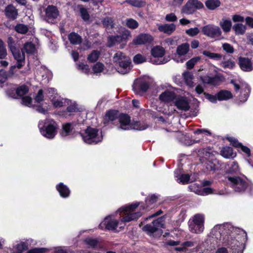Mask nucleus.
<instances>
[{
	"instance_id": "1",
	"label": "nucleus",
	"mask_w": 253,
	"mask_h": 253,
	"mask_svg": "<svg viewBox=\"0 0 253 253\" xmlns=\"http://www.w3.org/2000/svg\"><path fill=\"white\" fill-rule=\"evenodd\" d=\"M139 203H135L126 207H123L117 211L120 215V221L115 219L114 215L107 216L99 224L101 229L105 228L109 230H117V228L122 229L125 225V222L135 220L141 215L140 212H136L135 209L139 206Z\"/></svg>"
},
{
	"instance_id": "2",
	"label": "nucleus",
	"mask_w": 253,
	"mask_h": 253,
	"mask_svg": "<svg viewBox=\"0 0 253 253\" xmlns=\"http://www.w3.org/2000/svg\"><path fill=\"white\" fill-rule=\"evenodd\" d=\"M237 229L230 223L215 225L211 230L212 238L220 241L225 246H228L232 250V253H242L239 249V243L233 239ZM241 249V247H240Z\"/></svg>"
},
{
	"instance_id": "3",
	"label": "nucleus",
	"mask_w": 253,
	"mask_h": 253,
	"mask_svg": "<svg viewBox=\"0 0 253 253\" xmlns=\"http://www.w3.org/2000/svg\"><path fill=\"white\" fill-rule=\"evenodd\" d=\"M38 126L41 134L47 138L52 139L56 134L58 126L52 119L40 121Z\"/></svg>"
},
{
	"instance_id": "4",
	"label": "nucleus",
	"mask_w": 253,
	"mask_h": 253,
	"mask_svg": "<svg viewBox=\"0 0 253 253\" xmlns=\"http://www.w3.org/2000/svg\"><path fill=\"white\" fill-rule=\"evenodd\" d=\"M113 62L119 64L118 71L122 74L128 73L131 70L130 58L121 51H118L115 54Z\"/></svg>"
},
{
	"instance_id": "5",
	"label": "nucleus",
	"mask_w": 253,
	"mask_h": 253,
	"mask_svg": "<svg viewBox=\"0 0 253 253\" xmlns=\"http://www.w3.org/2000/svg\"><path fill=\"white\" fill-rule=\"evenodd\" d=\"M83 139L86 143L96 144L102 140V133L98 129L88 127L82 135Z\"/></svg>"
},
{
	"instance_id": "6",
	"label": "nucleus",
	"mask_w": 253,
	"mask_h": 253,
	"mask_svg": "<svg viewBox=\"0 0 253 253\" xmlns=\"http://www.w3.org/2000/svg\"><path fill=\"white\" fill-rule=\"evenodd\" d=\"M8 43L15 59L17 61L16 65L11 67V70L15 67L20 69L25 64V58L23 54V51H20L19 49L16 48L14 42L11 37L8 38Z\"/></svg>"
},
{
	"instance_id": "7",
	"label": "nucleus",
	"mask_w": 253,
	"mask_h": 253,
	"mask_svg": "<svg viewBox=\"0 0 253 253\" xmlns=\"http://www.w3.org/2000/svg\"><path fill=\"white\" fill-rule=\"evenodd\" d=\"M204 215L201 213H197L192 217V221H189V227L191 232L194 233L199 234L204 231Z\"/></svg>"
},
{
	"instance_id": "8",
	"label": "nucleus",
	"mask_w": 253,
	"mask_h": 253,
	"mask_svg": "<svg viewBox=\"0 0 253 253\" xmlns=\"http://www.w3.org/2000/svg\"><path fill=\"white\" fill-rule=\"evenodd\" d=\"M163 228H164V219L161 217L153 221L152 224L145 225L143 227V230L151 236H154L156 234L160 236L163 233L161 229Z\"/></svg>"
},
{
	"instance_id": "9",
	"label": "nucleus",
	"mask_w": 253,
	"mask_h": 253,
	"mask_svg": "<svg viewBox=\"0 0 253 253\" xmlns=\"http://www.w3.org/2000/svg\"><path fill=\"white\" fill-rule=\"evenodd\" d=\"M130 37H131L130 32L125 30L121 35L109 36L108 38V45L112 47L116 43H119L120 44V47L122 48L126 44Z\"/></svg>"
},
{
	"instance_id": "10",
	"label": "nucleus",
	"mask_w": 253,
	"mask_h": 253,
	"mask_svg": "<svg viewBox=\"0 0 253 253\" xmlns=\"http://www.w3.org/2000/svg\"><path fill=\"white\" fill-rule=\"evenodd\" d=\"M152 55L155 58L157 59H151L150 62L153 64H163L167 63L169 59V57H163L165 54V49L164 47L157 45L153 47L151 50Z\"/></svg>"
},
{
	"instance_id": "11",
	"label": "nucleus",
	"mask_w": 253,
	"mask_h": 253,
	"mask_svg": "<svg viewBox=\"0 0 253 253\" xmlns=\"http://www.w3.org/2000/svg\"><path fill=\"white\" fill-rule=\"evenodd\" d=\"M44 20L48 23H56L60 15L59 11L57 6L53 5H48L44 10Z\"/></svg>"
},
{
	"instance_id": "12",
	"label": "nucleus",
	"mask_w": 253,
	"mask_h": 253,
	"mask_svg": "<svg viewBox=\"0 0 253 253\" xmlns=\"http://www.w3.org/2000/svg\"><path fill=\"white\" fill-rule=\"evenodd\" d=\"M203 154L204 156L201 160L207 169L208 170H215L217 169V162L212 152L204 150Z\"/></svg>"
},
{
	"instance_id": "13",
	"label": "nucleus",
	"mask_w": 253,
	"mask_h": 253,
	"mask_svg": "<svg viewBox=\"0 0 253 253\" xmlns=\"http://www.w3.org/2000/svg\"><path fill=\"white\" fill-rule=\"evenodd\" d=\"M48 97L49 98L53 106L55 108L61 107L66 106L68 99L63 98L59 96L54 88H49L47 89Z\"/></svg>"
},
{
	"instance_id": "14",
	"label": "nucleus",
	"mask_w": 253,
	"mask_h": 253,
	"mask_svg": "<svg viewBox=\"0 0 253 253\" xmlns=\"http://www.w3.org/2000/svg\"><path fill=\"white\" fill-rule=\"evenodd\" d=\"M228 179L230 182L231 186L236 191L242 192L244 191L248 186L246 180L239 176H229Z\"/></svg>"
},
{
	"instance_id": "15",
	"label": "nucleus",
	"mask_w": 253,
	"mask_h": 253,
	"mask_svg": "<svg viewBox=\"0 0 253 253\" xmlns=\"http://www.w3.org/2000/svg\"><path fill=\"white\" fill-rule=\"evenodd\" d=\"M204 7L203 4L198 0H188L182 7L181 12L186 14H191L197 9H200Z\"/></svg>"
},
{
	"instance_id": "16",
	"label": "nucleus",
	"mask_w": 253,
	"mask_h": 253,
	"mask_svg": "<svg viewBox=\"0 0 253 253\" xmlns=\"http://www.w3.org/2000/svg\"><path fill=\"white\" fill-rule=\"evenodd\" d=\"M149 87V83L145 79L139 78L134 81L133 89L136 94L142 96L148 90Z\"/></svg>"
},
{
	"instance_id": "17",
	"label": "nucleus",
	"mask_w": 253,
	"mask_h": 253,
	"mask_svg": "<svg viewBox=\"0 0 253 253\" xmlns=\"http://www.w3.org/2000/svg\"><path fill=\"white\" fill-rule=\"evenodd\" d=\"M204 35L211 38H218L221 36L222 32L220 28L217 26L209 24L202 28Z\"/></svg>"
},
{
	"instance_id": "18",
	"label": "nucleus",
	"mask_w": 253,
	"mask_h": 253,
	"mask_svg": "<svg viewBox=\"0 0 253 253\" xmlns=\"http://www.w3.org/2000/svg\"><path fill=\"white\" fill-rule=\"evenodd\" d=\"M190 48L189 44L188 43H184L178 45L176 48V55L174 60L177 62H183L186 60L185 56L188 53Z\"/></svg>"
},
{
	"instance_id": "19",
	"label": "nucleus",
	"mask_w": 253,
	"mask_h": 253,
	"mask_svg": "<svg viewBox=\"0 0 253 253\" xmlns=\"http://www.w3.org/2000/svg\"><path fill=\"white\" fill-rule=\"evenodd\" d=\"M119 117L118 112L116 110H110L107 111L103 117L102 123L105 126L115 125L117 122Z\"/></svg>"
},
{
	"instance_id": "20",
	"label": "nucleus",
	"mask_w": 253,
	"mask_h": 253,
	"mask_svg": "<svg viewBox=\"0 0 253 253\" xmlns=\"http://www.w3.org/2000/svg\"><path fill=\"white\" fill-rule=\"evenodd\" d=\"M66 106H67L66 110H63L58 113L60 116L64 118H68L78 111L77 104L71 100H67Z\"/></svg>"
},
{
	"instance_id": "21",
	"label": "nucleus",
	"mask_w": 253,
	"mask_h": 253,
	"mask_svg": "<svg viewBox=\"0 0 253 253\" xmlns=\"http://www.w3.org/2000/svg\"><path fill=\"white\" fill-rule=\"evenodd\" d=\"M117 122H119V129L123 130L131 129V122L130 117L126 114H122L119 115Z\"/></svg>"
},
{
	"instance_id": "22",
	"label": "nucleus",
	"mask_w": 253,
	"mask_h": 253,
	"mask_svg": "<svg viewBox=\"0 0 253 253\" xmlns=\"http://www.w3.org/2000/svg\"><path fill=\"white\" fill-rule=\"evenodd\" d=\"M240 68L245 72H251L253 70V60L248 57H240L238 58Z\"/></svg>"
},
{
	"instance_id": "23",
	"label": "nucleus",
	"mask_w": 253,
	"mask_h": 253,
	"mask_svg": "<svg viewBox=\"0 0 253 253\" xmlns=\"http://www.w3.org/2000/svg\"><path fill=\"white\" fill-rule=\"evenodd\" d=\"M174 103L177 108L183 110L187 111L190 108L189 102L187 98L185 97L181 96H176Z\"/></svg>"
},
{
	"instance_id": "24",
	"label": "nucleus",
	"mask_w": 253,
	"mask_h": 253,
	"mask_svg": "<svg viewBox=\"0 0 253 253\" xmlns=\"http://www.w3.org/2000/svg\"><path fill=\"white\" fill-rule=\"evenodd\" d=\"M15 249L16 250V252H11V253H22L27 249V244L24 242H21L20 243L16 245ZM44 250V248H35L30 250L27 253H42Z\"/></svg>"
},
{
	"instance_id": "25",
	"label": "nucleus",
	"mask_w": 253,
	"mask_h": 253,
	"mask_svg": "<svg viewBox=\"0 0 253 253\" xmlns=\"http://www.w3.org/2000/svg\"><path fill=\"white\" fill-rule=\"evenodd\" d=\"M153 40L152 37L149 34H142L138 35L132 41L133 44H143L150 42Z\"/></svg>"
},
{
	"instance_id": "26",
	"label": "nucleus",
	"mask_w": 253,
	"mask_h": 253,
	"mask_svg": "<svg viewBox=\"0 0 253 253\" xmlns=\"http://www.w3.org/2000/svg\"><path fill=\"white\" fill-rule=\"evenodd\" d=\"M176 97L175 93L169 90H166L162 92L159 96V99L161 101L164 102H169L174 101Z\"/></svg>"
},
{
	"instance_id": "27",
	"label": "nucleus",
	"mask_w": 253,
	"mask_h": 253,
	"mask_svg": "<svg viewBox=\"0 0 253 253\" xmlns=\"http://www.w3.org/2000/svg\"><path fill=\"white\" fill-rule=\"evenodd\" d=\"M226 168V173L231 174H238L240 173V169L238 164L236 161L229 162Z\"/></svg>"
},
{
	"instance_id": "28",
	"label": "nucleus",
	"mask_w": 253,
	"mask_h": 253,
	"mask_svg": "<svg viewBox=\"0 0 253 253\" xmlns=\"http://www.w3.org/2000/svg\"><path fill=\"white\" fill-rule=\"evenodd\" d=\"M5 14L8 18L14 20L17 17L18 10L14 6L10 4L5 7Z\"/></svg>"
},
{
	"instance_id": "29",
	"label": "nucleus",
	"mask_w": 253,
	"mask_h": 253,
	"mask_svg": "<svg viewBox=\"0 0 253 253\" xmlns=\"http://www.w3.org/2000/svg\"><path fill=\"white\" fill-rule=\"evenodd\" d=\"M56 190L62 198H67L70 194V190L69 188L63 183H60L56 186Z\"/></svg>"
},
{
	"instance_id": "30",
	"label": "nucleus",
	"mask_w": 253,
	"mask_h": 253,
	"mask_svg": "<svg viewBox=\"0 0 253 253\" xmlns=\"http://www.w3.org/2000/svg\"><path fill=\"white\" fill-rule=\"evenodd\" d=\"M200 79L203 83L211 85H216L218 84L219 82V79L217 76L211 77L205 75L201 76Z\"/></svg>"
},
{
	"instance_id": "31",
	"label": "nucleus",
	"mask_w": 253,
	"mask_h": 253,
	"mask_svg": "<svg viewBox=\"0 0 253 253\" xmlns=\"http://www.w3.org/2000/svg\"><path fill=\"white\" fill-rule=\"evenodd\" d=\"M220 155L225 158H233L236 156V153L234 152L233 149L229 146L222 148L220 151Z\"/></svg>"
},
{
	"instance_id": "32",
	"label": "nucleus",
	"mask_w": 253,
	"mask_h": 253,
	"mask_svg": "<svg viewBox=\"0 0 253 253\" xmlns=\"http://www.w3.org/2000/svg\"><path fill=\"white\" fill-rule=\"evenodd\" d=\"M158 30L160 32L170 35L175 31V25L174 24L160 25L158 26Z\"/></svg>"
},
{
	"instance_id": "33",
	"label": "nucleus",
	"mask_w": 253,
	"mask_h": 253,
	"mask_svg": "<svg viewBox=\"0 0 253 253\" xmlns=\"http://www.w3.org/2000/svg\"><path fill=\"white\" fill-rule=\"evenodd\" d=\"M76 125L74 123H67L63 125V130L61 135L63 137L69 135L75 129Z\"/></svg>"
},
{
	"instance_id": "34",
	"label": "nucleus",
	"mask_w": 253,
	"mask_h": 253,
	"mask_svg": "<svg viewBox=\"0 0 253 253\" xmlns=\"http://www.w3.org/2000/svg\"><path fill=\"white\" fill-rule=\"evenodd\" d=\"M84 242L90 247L94 249H98L102 247V244L99 239L89 238H87Z\"/></svg>"
},
{
	"instance_id": "35",
	"label": "nucleus",
	"mask_w": 253,
	"mask_h": 253,
	"mask_svg": "<svg viewBox=\"0 0 253 253\" xmlns=\"http://www.w3.org/2000/svg\"><path fill=\"white\" fill-rule=\"evenodd\" d=\"M219 25L225 33L229 32L232 27V22L230 20L222 18L219 22Z\"/></svg>"
},
{
	"instance_id": "36",
	"label": "nucleus",
	"mask_w": 253,
	"mask_h": 253,
	"mask_svg": "<svg viewBox=\"0 0 253 253\" xmlns=\"http://www.w3.org/2000/svg\"><path fill=\"white\" fill-rule=\"evenodd\" d=\"M195 187V185H190L189 188L191 191L195 192L196 194L201 195H207L208 194L212 193V189L210 187H204L199 190H194V188Z\"/></svg>"
},
{
	"instance_id": "37",
	"label": "nucleus",
	"mask_w": 253,
	"mask_h": 253,
	"mask_svg": "<svg viewBox=\"0 0 253 253\" xmlns=\"http://www.w3.org/2000/svg\"><path fill=\"white\" fill-rule=\"evenodd\" d=\"M233 29L236 35H243L245 33L246 27L242 24H235L233 26Z\"/></svg>"
},
{
	"instance_id": "38",
	"label": "nucleus",
	"mask_w": 253,
	"mask_h": 253,
	"mask_svg": "<svg viewBox=\"0 0 253 253\" xmlns=\"http://www.w3.org/2000/svg\"><path fill=\"white\" fill-rule=\"evenodd\" d=\"M148 126L144 122H132L131 125V129L143 130L146 129Z\"/></svg>"
},
{
	"instance_id": "39",
	"label": "nucleus",
	"mask_w": 253,
	"mask_h": 253,
	"mask_svg": "<svg viewBox=\"0 0 253 253\" xmlns=\"http://www.w3.org/2000/svg\"><path fill=\"white\" fill-rule=\"evenodd\" d=\"M217 97L219 100H225L232 97V93L227 90H221L217 94Z\"/></svg>"
},
{
	"instance_id": "40",
	"label": "nucleus",
	"mask_w": 253,
	"mask_h": 253,
	"mask_svg": "<svg viewBox=\"0 0 253 253\" xmlns=\"http://www.w3.org/2000/svg\"><path fill=\"white\" fill-rule=\"evenodd\" d=\"M183 76L185 83L187 85L192 87L193 85V75L189 72H186L183 74Z\"/></svg>"
},
{
	"instance_id": "41",
	"label": "nucleus",
	"mask_w": 253,
	"mask_h": 253,
	"mask_svg": "<svg viewBox=\"0 0 253 253\" xmlns=\"http://www.w3.org/2000/svg\"><path fill=\"white\" fill-rule=\"evenodd\" d=\"M35 50V46L32 42L26 43L23 49L20 50V51H23V54L24 52H26L28 54H32ZM25 55V54H24Z\"/></svg>"
},
{
	"instance_id": "42",
	"label": "nucleus",
	"mask_w": 253,
	"mask_h": 253,
	"mask_svg": "<svg viewBox=\"0 0 253 253\" xmlns=\"http://www.w3.org/2000/svg\"><path fill=\"white\" fill-rule=\"evenodd\" d=\"M207 7L210 10H214L220 5L219 0H208L206 2Z\"/></svg>"
},
{
	"instance_id": "43",
	"label": "nucleus",
	"mask_w": 253,
	"mask_h": 253,
	"mask_svg": "<svg viewBox=\"0 0 253 253\" xmlns=\"http://www.w3.org/2000/svg\"><path fill=\"white\" fill-rule=\"evenodd\" d=\"M175 177L177 178L176 181L178 183H181L183 184H187L189 179L190 175L188 174H182L180 175H176V172H175Z\"/></svg>"
},
{
	"instance_id": "44",
	"label": "nucleus",
	"mask_w": 253,
	"mask_h": 253,
	"mask_svg": "<svg viewBox=\"0 0 253 253\" xmlns=\"http://www.w3.org/2000/svg\"><path fill=\"white\" fill-rule=\"evenodd\" d=\"M68 39L72 44L79 43V35L75 32H72L68 35Z\"/></svg>"
},
{
	"instance_id": "45",
	"label": "nucleus",
	"mask_w": 253,
	"mask_h": 253,
	"mask_svg": "<svg viewBox=\"0 0 253 253\" xmlns=\"http://www.w3.org/2000/svg\"><path fill=\"white\" fill-rule=\"evenodd\" d=\"M250 92V88L249 86H248V85L245 86L244 87V91H242L241 95L240 97V101L244 102L246 101H247L249 97Z\"/></svg>"
},
{
	"instance_id": "46",
	"label": "nucleus",
	"mask_w": 253,
	"mask_h": 253,
	"mask_svg": "<svg viewBox=\"0 0 253 253\" xmlns=\"http://www.w3.org/2000/svg\"><path fill=\"white\" fill-rule=\"evenodd\" d=\"M28 27L22 24H18L15 27V30L18 33L25 34L28 31Z\"/></svg>"
},
{
	"instance_id": "47",
	"label": "nucleus",
	"mask_w": 253,
	"mask_h": 253,
	"mask_svg": "<svg viewBox=\"0 0 253 253\" xmlns=\"http://www.w3.org/2000/svg\"><path fill=\"white\" fill-rule=\"evenodd\" d=\"M103 25L107 29H112L114 27V21L111 17H107L102 21Z\"/></svg>"
},
{
	"instance_id": "48",
	"label": "nucleus",
	"mask_w": 253,
	"mask_h": 253,
	"mask_svg": "<svg viewBox=\"0 0 253 253\" xmlns=\"http://www.w3.org/2000/svg\"><path fill=\"white\" fill-rule=\"evenodd\" d=\"M28 91L29 88L28 86L25 85H23L17 88L16 92L17 96H22L26 94Z\"/></svg>"
},
{
	"instance_id": "49",
	"label": "nucleus",
	"mask_w": 253,
	"mask_h": 253,
	"mask_svg": "<svg viewBox=\"0 0 253 253\" xmlns=\"http://www.w3.org/2000/svg\"><path fill=\"white\" fill-rule=\"evenodd\" d=\"M203 54L211 59H219L221 57V55L219 54L211 52L207 50L204 51Z\"/></svg>"
},
{
	"instance_id": "50",
	"label": "nucleus",
	"mask_w": 253,
	"mask_h": 253,
	"mask_svg": "<svg viewBox=\"0 0 253 253\" xmlns=\"http://www.w3.org/2000/svg\"><path fill=\"white\" fill-rule=\"evenodd\" d=\"M100 52L97 50H93L88 55L87 59L90 62H94L97 60Z\"/></svg>"
},
{
	"instance_id": "51",
	"label": "nucleus",
	"mask_w": 253,
	"mask_h": 253,
	"mask_svg": "<svg viewBox=\"0 0 253 253\" xmlns=\"http://www.w3.org/2000/svg\"><path fill=\"white\" fill-rule=\"evenodd\" d=\"M126 25L129 28L134 29L138 27V23L136 20L129 18L126 19Z\"/></svg>"
},
{
	"instance_id": "52",
	"label": "nucleus",
	"mask_w": 253,
	"mask_h": 253,
	"mask_svg": "<svg viewBox=\"0 0 253 253\" xmlns=\"http://www.w3.org/2000/svg\"><path fill=\"white\" fill-rule=\"evenodd\" d=\"M200 60V57H195L189 60L186 63V66L188 69H192L194 65Z\"/></svg>"
},
{
	"instance_id": "53",
	"label": "nucleus",
	"mask_w": 253,
	"mask_h": 253,
	"mask_svg": "<svg viewBox=\"0 0 253 253\" xmlns=\"http://www.w3.org/2000/svg\"><path fill=\"white\" fill-rule=\"evenodd\" d=\"M126 2L136 7H141L143 6L145 3L144 0H127Z\"/></svg>"
},
{
	"instance_id": "54",
	"label": "nucleus",
	"mask_w": 253,
	"mask_h": 253,
	"mask_svg": "<svg viewBox=\"0 0 253 253\" xmlns=\"http://www.w3.org/2000/svg\"><path fill=\"white\" fill-rule=\"evenodd\" d=\"M104 65L100 63L97 62L96 64H95L93 67V71L94 73L98 74L102 72L104 70Z\"/></svg>"
},
{
	"instance_id": "55",
	"label": "nucleus",
	"mask_w": 253,
	"mask_h": 253,
	"mask_svg": "<svg viewBox=\"0 0 253 253\" xmlns=\"http://www.w3.org/2000/svg\"><path fill=\"white\" fill-rule=\"evenodd\" d=\"M80 14L84 20L86 21L89 19V15L85 8L80 7Z\"/></svg>"
},
{
	"instance_id": "56",
	"label": "nucleus",
	"mask_w": 253,
	"mask_h": 253,
	"mask_svg": "<svg viewBox=\"0 0 253 253\" xmlns=\"http://www.w3.org/2000/svg\"><path fill=\"white\" fill-rule=\"evenodd\" d=\"M7 54L6 50L4 45L3 42L0 40V58H4Z\"/></svg>"
},
{
	"instance_id": "57",
	"label": "nucleus",
	"mask_w": 253,
	"mask_h": 253,
	"mask_svg": "<svg viewBox=\"0 0 253 253\" xmlns=\"http://www.w3.org/2000/svg\"><path fill=\"white\" fill-rule=\"evenodd\" d=\"M186 33L191 37L196 36L199 33V30L198 28L195 27L193 28H190L186 30Z\"/></svg>"
},
{
	"instance_id": "58",
	"label": "nucleus",
	"mask_w": 253,
	"mask_h": 253,
	"mask_svg": "<svg viewBox=\"0 0 253 253\" xmlns=\"http://www.w3.org/2000/svg\"><path fill=\"white\" fill-rule=\"evenodd\" d=\"M146 61L145 57L140 54H138L133 57V62L136 64H140Z\"/></svg>"
},
{
	"instance_id": "59",
	"label": "nucleus",
	"mask_w": 253,
	"mask_h": 253,
	"mask_svg": "<svg viewBox=\"0 0 253 253\" xmlns=\"http://www.w3.org/2000/svg\"><path fill=\"white\" fill-rule=\"evenodd\" d=\"M7 74L6 72L3 70H0V86L7 80Z\"/></svg>"
},
{
	"instance_id": "60",
	"label": "nucleus",
	"mask_w": 253,
	"mask_h": 253,
	"mask_svg": "<svg viewBox=\"0 0 253 253\" xmlns=\"http://www.w3.org/2000/svg\"><path fill=\"white\" fill-rule=\"evenodd\" d=\"M223 49L228 53H233L234 51V49L231 44L228 43H224L222 44Z\"/></svg>"
},
{
	"instance_id": "61",
	"label": "nucleus",
	"mask_w": 253,
	"mask_h": 253,
	"mask_svg": "<svg viewBox=\"0 0 253 253\" xmlns=\"http://www.w3.org/2000/svg\"><path fill=\"white\" fill-rule=\"evenodd\" d=\"M71 56L74 61L76 62V65L77 68L79 69V64L78 63V59L79 57V54L77 51L73 50L71 52Z\"/></svg>"
},
{
	"instance_id": "62",
	"label": "nucleus",
	"mask_w": 253,
	"mask_h": 253,
	"mask_svg": "<svg viewBox=\"0 0 253 253\" xmlns=\"http://www.w3.org/2000/svg\"><path fill=\"white\" fill-rule=\"evenodd\" d=\"M221 66L224 68L232 69L234 67L235 64L234 62L231 60H228L222 62L221 63Z\"/></svg>"
},
{
	"instance_id": "63",
	"label": "nucleus",
	"mask_w": 253,
	"mask_h": 253,
	"mask_svg": "<svg viewBox=\"0 0 253 253\" xmlns=\"http://www.w3.org/2000/svg\"><path fill=\"white\" fill-rule=\"evenodd\" d=\"M227 140L230 142L231 144L235 147L239 148L241 146V143H239L238 140L232 137H227Z\"/></svg>"
},
{
	"instance_id": "64",
	"label": "nucleus",
	"mask_w": 253,
	"mask_h": 253,
	"mask_svg": "<svg viewBox=\"0 0 253 253\" xmlns=\"http://www.w3.org/2000/svg\"><path fill=\"white\" fill-rule=\"evenodd\" d=\"M32 102V98L29 96H25L22 99V103L25 106L31 107Z\"/></svg>"
}]
</instances>
